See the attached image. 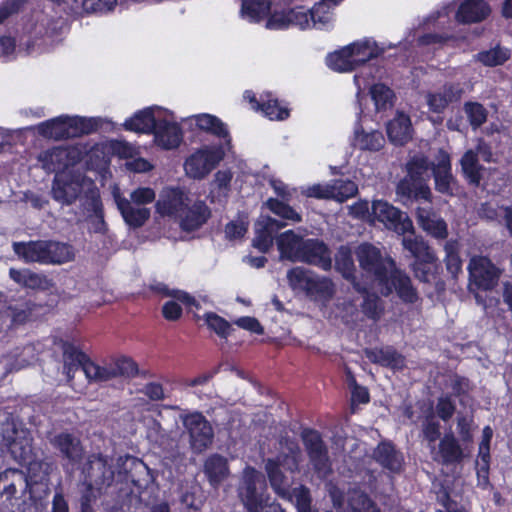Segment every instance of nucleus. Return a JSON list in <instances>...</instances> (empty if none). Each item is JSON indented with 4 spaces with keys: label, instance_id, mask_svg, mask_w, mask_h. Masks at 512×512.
Instances as JSON below:
<instances>
[{
    "label": "nucleus",
    "instance_id": "nucleus-20",
    "mask_svg": "<svg viewBox=\"0 0 512 512\" xmlns=\"http://www.w3.org/2000/svg\"><path fill=\"white\" fill-rule=\"evenodd\" d=\"M431 454L435 461L443 464L460 462L464 457V452L452 433L441 438L438 448L431 449Z\"/></svg>",
    "mask_w": 512,
    "mask_h": 512
},
{
    "label": "nucleus",
    "instance_id": "nucleus-18",
    "mask_svg": "<svg viewBox=\"0 0 512 512\" xmlns=\"http://www.w3.org/2000/svg\"><path fill=\"white\" fill-rule=\"evenodd\" d=\"M418 225L429 235L438 239H445L448 228L445 220L431 207H418L416 211Z\"/></svg>",
    "mask_w": 512,
    "mask_h": 512
},
{
    "label": "nucleus",
    "instance_id": "nucleus-27",
    "mask_svg": "<svg viewBox=\"0 0 512 512\" xmlns=\"http://www.w3.org/2000/svg\"><path fill=\"white\" fill-rule=\"evenodd\" d=\"M155 143L164 149L177 147L182 139L181 130L177 124L159 120L154 131Z\"/></svg>",
    "mask_w": 512,
    "mask_h": 512
},
{
    "label": "nucleus",
    "instance_id": "nucleus-21",
    "mask_svg": "<svg viewBox=\"0 0 512 512\" xmlns=\"http://www.w3.org/2000/svg\"><path fill=\"white\" fill-rule=\"evenodd\" d=\"M210 211L203 201H191L188 203V208L178 218V222L182 229L186 231H193L201 227L209 218Z\"/></svg>",
    "mask_w": 512,
    "mask_h": 512
},
{
    "label": "nucleus",
    "instance_id": "nucleus-43",
    "mask_svg": "<svg viewBox=\"0 0 512 512\" xmlns=\"http://www.w3.org/2000/svg\"><path fill=\"white\" fill-rule=\"evenodd\" d=\"M67 150L62 147H55L40 153L38 159L42 168L47 172H54L65 165L64 159L67 157Z\"/></svg>",
    "mask_w": 512,
    "mask_h": 512
},
{
    "label": "nucleus",
    "instance_id": "nucleus-31",
    "mask_svg": "<svg viewBox=\"0 0 512 512\" xmlns=\"http://www.w3.org/2000/svg\"><path fill=\"white\" fill-rule=\"evenodd\" d=\"M402 238L404 249L409 251L415 261L423 259L425 262H432L435 259L434 251L428 246L422 237L414 235V229Z\"/></svg>",
    "mask_w": 512,
    "mask_h": 512
},
{
    "label": "nucleus",
    "instance_id": "nucleus-47",
    "mask_svg": "<svg viewBox=\"0 0 512 512\" xmlns=\"http://www.w3.org/2000/svg\"><path fill=\"white\" fill-rule=\"evenodd\" d=\"M384 137L379 131L356 132L354 145L361 150L377 151L384 145Z\"/></svg>",
    "mask_w": 512,
    "mask_h": 512
},
{
    "label": "nucleus",
    "instance_id": "nucleus-23",
    "mask_svg": "<svg viewBox=\"0 0 512 512\" xmlns=\"http://www.w3.org/2000/svg\"><path fill=\"white\" fill-rule=\"evenodd\" d=\"M203 471L213 488H218L230 474L227 459L219 454L210 455L205 460Z\"/></svg>",
    "mask_w": 512,
    "mask_h": 512
},
{
    "label": "nucleus",
    "instance_id": "nucleus-25",
    "mask_svg": "<svg viewBox=\"0 0 512 512\" xmlns=\"http://www.w3.org/2000/svg\"><path fill=\"white\" fill-rule=\"evenodd\" d=\"M51 444L71 463H77L82 459L83 448L80 440L69 433L55 435L51 439Z\"/></svg>",
    "mask_w": 512,
    "mask_h": 512
},
{
    "label": "nucleus",
    "instance_id": "nucleus-49",
    "mask_svg": "<svg viewBox=\"0 0 512 512\" xmlns=\"http://www.w3.org/2000/svg\"><path fill=\"white\" fill-rule=\"evenodd\" d=\"M9 449L14 459L20 463H26L30 459L32 447L30 440L20 436L16 432V437L9 441Z\"/></svg>",
    "mask_w": 512,
    "mask_h": 512
},
{
    "label": "nucleus",
    "instance_id": "nucleus-6",
    "mask_svg": "<svg viewBox=\"0 0 512 512\" xmlns=\"http://www.w3.org/2000/svg\"><path fill=\"white\" fill-rule=\"evenodd\" d=\"M83 474L88 489L100 492L113 484L116 471L112 459L91 456L83 468ZM91 497H95L93 491Z\"/></svg>",
    "mask_w": 512,
    "mask_h": 512
},
{
    "label": "nucleus",
    "instance_id": "nucleus-52",
    "mask_svg": "<svg viewBox=\"0 0 512 512\" xmlns=\"http://www.w3.org/2000/svg\"><path fill=\"white\" fill-rule=\"evenodd\" d=\"M333 200L343 202L348 198L355 196L358 192L357 185L350 180L337 179L331 182Z\"/></svg>",
    "mask_w": 512,
    "mask_h": 512
},
{
    "label": "nucleus",
    "instance_id": "nucleus-54",
    "mask_svg": "<svg viewBox=\"0 0 512 512\" xmlns=\"http://www.w3.org/2000/svg\"><path fill=\"white\" fill-rule=\"evenodd\" d=\"M335 266L343 277L346 279L353 278L354 262L351 251L348 247L342 246L339 248L335 258Z\"/></svg>",
    "mask_w": 512,
    "mask_h": 512
},
{
    "label": "nucleus",
    "instance_id": "nucleus-7",
    "mask_svg": "<svg viewBox=\"0 0 512 512\" xmlns=\"http://www.w3.org/2000/svg\"><path fill=\"white\" fill-rule=\"evenodd\" d=\"M84 374L90 383H103L119 376L132 377L137 374V366L128 358L119 359L103 366L89 360L84 367Z\"/></svg>",
    "mask_w": 512,
    "mask_h": 512
},
{
    "label": "nucleus",
    "instance_id": "nucleus-3",
    "mask_svg": "<svg viewBox=\"0 0 512 512\" xmlns=\"http://www.w3.org/2000/svg\"><path fill=\"white\" fill-rule=\"evenodd\" d=\"M429 168L430 163L426 157L415 156L408 163L409 175L407 178L400 181L397 186V193L410 198L423 199L430 202L432 193L423 177L424 174H426L427 178L429 177Z\"/></svg>",
    "mask_w": 512,
    "mask_h": 512
},
{
    "label": "nucleus",
    "instance_id": "nucleus-57",
    "mask_svg": "<svg viewBox=\"0 0 512 512\" xmlns=\"http://www.w3.org/2000/svg\"><path fill=\"white\" fill-rule=\"evenodd\" d=\"M433 176L435 179V188L438 192L447 195H453L456 192L457 184L451 170L433 172Z\"/></svg>",
    "mask_w": 512,
    "mask_h": 512
},
{
    "label": "nucleus",
    "instance_id": "nucleus-32",
    "mask_svg": "<svg viewBox=\"0 0 512 512\" xmlns=\"http://www.w3.org/2000/svg\"><path fill=\"white\" fill-rule=\"evenodd\" d=\"M9 275L16 283L29 289L46 290L52 285L44 274L35 273L28 269L16 270L11 268Z\"/></svg>",
    "mask_w": 512,
    "mask_h": 512
},
{
    "label": "nucleus",
    "instance_id": "nucleus-37",
    "mask_svg": "<svg viewBox=\"0 0 512 512\" xmlns=\"http://www.w3.org/2000/svg\"><path fill=\"white\" fill-rule=\"evenodd\" d=\"M374 458L384 468L398 472L402 467V456L395 451L390 443H381L374 451Z\"/></svg>",
    "mask_w": 512,
    "mask_h": 512
},
{
    "label": "nucleus",
    "instance_id": "nucleus-44",
    "mask_svg": "<svg viewBox=\"0 0 512 512\" xmlns=\"http://www.w3.org/2000/svg\"><path fill=\"white\" fill-rule=\"evenodd\" d=\"M245 98H248L251 103H254L252 106L253 109L258 110L260 108L263 113L271 120H283L289 115L288 110L284 107H281L276 99H269L259 105L256 102L254 96H251L250 92L245 93Z\"/></svg>",
    "mask_w": 512,
    "mask_h": 512
},
{
    "label": "nucleus",
    "instance_id": "nucleus-45",
    "mask_svg": "<svg viewBox=\"0 0 512 512\" xmlns=\"http://www.w3.org/2000/svg\"><path fill=\"white\" fill-rule=\"evenodd\" d=\"M335 294L333 282L326 278L314 274L308 294L311 297L323 301H329Z\"/></svg>",
    "mask_w": 512,
    "mask_h": 512
},
{
    "label": "nucleus",
    "instance_id": "nucleus-36",
    "mask_svg": "<svg viewBox=\"0 0 512 512\" xmlns=\"http://www.w3.org/2000/svg\"><path fill=\"white\" fill-rule=\"evenodd\" d=\"M158 121L159 120H157L153 115V110L151 108H147L126 120L124 127L127 130L138 133H150L155 131Z\"/></svg>",
    "mask_w": 512,
    "mask_h": 512
},
{
    "label": "nucleus",
    "instance_id": "nucleus-53",
    "mask_svg": "<svg viewBox=\"0 0 512 512\" xmlns=\"http://www.w3.org/2000/svg\"><path fill=\"white\" fill-rule=\"evenodd\" d=\"M370 92L377 110H386L393 105L394 93L389 87L376 84Z\"/></svg>",
    "mask_w": 512,
    "mask_h": 512
},
{
    "label": "nucleus",
    "instance_id": "nucleus-26",
    "mask_svg": "<svg viewBox=\"0 0 512 512\" xmlns=\"http://www.w3.org/2000/svg\"><path fill=\"white\" fill-rule=\"evenodd\" d=\"M13 250L18 257L27 263L46 264L47 240L15 242Z\"/></svg>",
    "mask_w": 512,
    "mask_h": 512
},
{
    "label": "nucleus",
    "instance_id": "nucleus-8",
    "mask_svg": "<svg viewBox=\"0 0 512 512\" xmlns=\"http://www.w3.org/2000/svg\"><path fill=\"white\" fill-rule=\"evenodd\" d=\"M371 210V221H378L382 223L387 229L393 230L397 234L405 235L407 232L413 230V223L407 214L394 207L387 201H373Z\"/></svg>",
    "mask_w": 512,
    "mask_h": 512
},
{
    "label": "nucleus",
    "instance_id": "nucleus-17",
    "mask_svg": "<svg viewBox=\"0 0 512 512\" xmlns=\"http://www.w3.org/2000/svg\"><path fill=\"white\" fill-rule=\"evenodd\" d=\"M275 450L276 455L271 458L272 460L279 462L287 471L295 472L298 470L302 454L296 441L289 437L282 436L278 440Z\"/></svg>",
    "mask_w": 512,
    "mask_h": 512
},
{
    "label": "nucleus",
    "instance_id": "nucleus-58",
    "mask_svg": "<svg viewBox=\"0 0 512 512\" xmlns=\"http://www.w3.org/2000/svg\"><path fill=\"white\" fill-rule=\"evenodd\" d=\"M311 11L314 18L313 28H324L333 20L331 5L322 0L315 4Z\"/></svg>",
    "mask_w": 512,
    "mask_h": 512
},
{
    "label": "nucleus",
    "instance_id": "nucleus-50",
    "mask_svg": "<svg viewBox=\"0 0 512 512\" xmlns=\"http://www.w3.org/2000/svg\"><path fill=\"white\" fill-rule=\"evenodd\" d=\"M493 437V430L490 426H486L482 431V439L479 443L477 466L483 472H487L490 463V442Z\"/></svg>",
    "mask_w": 512,
    "mask_h": 512
},
{
    "label": "nucleus",
    "instance_id": "nucleus-29",
    "mask_svg": "<svg viewBox=\"0 0 512 512\" xmlns=\"http://www.w3.org/2000/svg\"><path fill=\"white\" fill-rule=\"evenodd\" d=\"M387 134L390 141L396 145H403L412 137L410 118L398 113L387 125Z\"/></svg>",
    "mask_w": 512,
    "mask_h": 512
},
{
    "label": "nucleus",
    "instance_id": "nucleus-13",
    "mask_svg": "<svg viewBox=\"0 0 512 512\" xmlns=\"http://www.w3.org/2000/svg\"><path fill=\"white\" fill-rule=\"evenodd\" d=\"M190 198L179 189L165 188L156 202V211L162 216H168L178 220L180 215L188 208Z\"/></svg>",
    "mask_w": 512,
    "mask_h": 512
},
{
    "label": "nucleus",
    "instance_id": "nucleus-5",
    "mask_svg": "<svg viewBox=\"0 0 512 512\" xmlns=\"http://www.w3.org/2000/svg\"><path fill=\"white\" fill-rule=\"evenodd\" d=\"M361 269L368 277L373 278L374 283L386 281L388 269L394 268L391 258H384L380 250L369 243L359 245L355 251Z\"/></svg>",
    "mask_w": 512,
    "mask_h": 512
},
{
    "label": "nucleus",
    "instance_id": "nucleus-15",
    "mask_svg": "<svg viewBox=\"0 0 512 512\" xmlns=\"http://www.w3.org/2000/svg\"><path fill=\"white\" fill-rule=\"evenodd\" d=\"M77 118L59 116L57 118L40 123L37 126L38 133L47 138L62 139L77 134Z\"/></svg>",
    "mask_w": 512,
    "mask_h": 512
},
{
    "label": "nucleus",
    "instance_id": "nucleus-19",
    "mask_svg": "<svg viewBox=\"0 0 512 512\" xmlns=\"http://www.w3.org/2000/svg\"><path fill=\"white\" fill-rule=\"evenodd\" d=\"M284 223L269 216H261L255 223L253 246L267 252L273 243V233L284 227Z\"/></svg>",
    "mask_w": 512,
    "mask_h": 512
},
{
    "label": "nucleus",
    "instance_id": "nucleus-14",
    "mask_svg": "<svg viewBox=\"0 0 512 512\" xmlns=\"http://www.w3.org/2000/svg\"><path fill=\"white\" fill-rule=\"evenodd\" d=\"M112 195L125 223L130 227L139 228L150 218L149 208L129 202L127 198L121 195L118 187L113 188Z\"/></svg>",
    "mask_w": 512,
    "mask_h": 512
},
{
    "label": "nucleus",
    "instance_id": "nucleus-39",
    "mask_svg": "<svg viewBox=\"0 0 512 512\" xmlns=\"http://www.w3.org/2000/svg\"><path fill=\"white\" fill-rule=\"evenodd\" d=\"M3 486V494L12 498L17 489L26 488L27 480L25 474L17 469H7L0 474V486Z\"/></svg>",
    "mask_w": 512,
    "mask_h": 512
},
{
    "label": "nucleus",
    "instance_id": "nucleus-11",
    "mask_svg": "<svg viewBox=\"0 0 512 512\" xmlns=\"http://www.w3.org/2000/svg\"><path fill=\"white\" fill-rule=\"evenodd\" d=\"M302 440L314 470L320 477H325L331 471V464L319 433L305 430L302 433Z\"/></svg>",
    "mask_w": 512,
    "mask_h": 512
},
{
    "label": "nucleus",
    "instance_id": "nucleus-51",
    "mask_svg": "<svg viewBox=\"0 0 512 512\" xmlns=\"http://www.w3.org/2000/svg\"><path fill=\"white\" fill-rule=\"evenodd\" d=\"M289 10L291 26L298 27L301 30L313 28L314 18L310 8L295 6Z\"/></svg>",
    "mask_w": 512,
    "mask_h": 512
},
{
    "label": "nucleus",
    "instance_id": "nucleus-16",
    "mask_svg": "<svg viewBox=\"0 0 512 512\" xmlns=\"http://www.w3.org/2000/svg\"><path fill=\"white\" fill-rule=\"evenodd\" d=\"M299 262H305L329 270L332 266L331 253L327 246L317 239L305 240Z\"/></svg>",
    "mask_w": 512,
    "mask_h": 512
},
{
    "label": "nucleus",
    "instance_id": "nucleus-10",
    "mask_svg": "<svg viewBox=\"0 0 512 512\" xmlns=\"http://www.w3.org/2000/svg\"><path fill=\"white\" fill-rule=\"evenodd\" d=\"M378 286L380 292L385 296L395 290L399 298L406 303H414L418 299V293L413 287L410 277L395 266L393 269H388L386 281L379 282Z\"/></svg>",
    "mask_w": 512,
    "mask_h": 512
},
{
    "label": "nucleus",
    "instance_id": "nucleus-35",
    "mask_svg": "<svg viewBox=\"0 0 512 512\" xmlns=\"http://www.w3.org/2000/svg\"><path fill=\"white\" fill-rule=\"evenodd\" d=\"M490 8L483 0H467L462 3L457 12V18L462 22H478L486 18Z\"/></svg>",
    "mask_w": 512,
    "mask_h": 512
},
{
    "label": "nucleus",
    "instance_id": "nucleus-4",
    "mask_svg": "<svg viewBox=\"0 0 512 512\" xmlns=\"http://www.w3.org/2000/svg\"><path fill=\"white\" fill-rule=\"evenodd\" d=\"M94 187V182L81 173L64 171L56 174L52 186V195L56 201L69 205L82 193L93 194Z\"/></svg>",
    "mask_w": 512,
    "mask_h": 512
},
{
    "label": "nucleus",
    "instance_id": "nucleus-42",
    "mask_svg": "<svg viewBox=\"0 0 512 512\" xmlns=\"http://www.w3.org/2000/svg\"><path fill=\"white\" fill-rule=\"evenodd\" d=\"M197 127L201 130L210 132L218 137L227 138L229 136L225 124L216 116L211 114H199L191 117Z\"/></svg>",
    "mask_w": 512,
    "mask_h": 512
},
{
    "label": "nucleus",
    "instance_id": "nucleus-62",
    "mask_svg": "<svg viewBox=\"0 0 512 512\" xmlns=\"http://www.w3.org/2000/svg\"><path fill=\"white\" fill-rule=\"evenodd\" d=\"M464 110L474 128L481 126L487 118L486 109L479 103H466Z\"/></svg>",
    "mask_w": 512,
    "mask_h": 512
},
{
    "label": "nucleus",
    "instance_id": "nucleus-22",
    "mask_svg": "<svg viewBox=\"0 0 512 512\" xmlns=\"http://www.w3.org/2000/svg\"><path fill=\"white\" fill-rule=\"evenodd\" d=\"M461 95L462 88L459 85L446 84L439 91L428 93L426 102L431 111L441 113L450 103L458 101Z\"/></svg>",
    "mask_w": 512,
    "mask_h": 512
},
{
    "label": "nucleus",
    "instance_id": "nucleus-38",
    "mask_svg": "<svg viewBox=\"0 0 512 512\" xmlns=\"http://www.w3.org/2000/svg\"><path fill=\"white\" fill-rule=\"evenodd\" d=\"M460 165L469 183L478 186L482 179L484 168L478 162L477 153L473 149L467 150L460 160Z\"/></svg>",
    "mask_w": 512,
    "mask_h": 512
},
{
    "label": "nucleus",
    "instance_id": "nucleus-48",
    "mask_svg": "<svg viewBox=\"0 0 512 512\" xmlns=\"http://www.w3.org/2000/svg\"><path fill=\"white\" fill-rule=\"evenodd\" d=\"M411 269L418 280L425 283L432 282L436 279L438 273L437 256L435 255L432 262H425L423 259L414 261Z\"/></svg>",
    "mask_w": 512,
    "mask_h": 512
},
{
    "label": "nucleus",
    "instance_id": "nucleus-60",
    "mask_svg": "<svg viewBox=\"0 0 512 512\" xmlns=\"http://www.w3.org/2000/svg\"><path fill=\"white\" fill-rule=\"evenodd\" d=\"M422 433L430 449L435 448V442L440 438V424L433 416L426 417L422 424Z\"/></svg>",
    "mask_w": 512,
    "mask_h": 512
},
{
    "label": "nucleus",
    "instance_id": "nucleus-56",
    "mask_svg": "<svg viewBox=\"0 0 512 512\" xmlns=\"http://www.w3.org/2000/svg\"><path fill=\"white\" fill-rule=\"evenodd\" d=\"M267 208L283 219L290 220L292 222H300L301 216L288 204L277 199H268L265 203Z\"/></svg>",
    "mask_w": 512,
    "mask_h": 512
},
{
    "label": "nucleus",
    "instance_id": "nucleus-1",
    "mask_svg": "<svg viewBox=\"0 0 512 512\" xmlns=\"http://www.w3.org/2000/svg\"><path fill=\"white\" fill-rule=\"evenodd\" d=\"M467 270L469 291L474 294L477 303L483 305V298L478 291L493 290L498 285L502 270L488 257L482 255L471 256Z\"/></svg>",
    "mask_w": 512,
    "mask_h": 512
},
{
    "label": "nucleus",
    "instance_id": "nucleus-33",
    "mask_svg": "<svg viewBox=\"0 0 512 512\" xmlns=\"http://www.w3.org/2000/svg\"><path fill=\"white\" fill-rule=\"evenodd\" d=\"M282 465L272 459H267L265 470L273 490L281 497L286 498L289 495L290 482L280 469Z\"/></svg>",
    "mask_w": 512,
    "mask_h": 512
},
{
    "label": "nucleus",
    "instance_id": "nucleus-61",
    "mask_svg": "<svg viewBox=\"0 0 512 512\" xmlns=\"http://www.w3.org/2000/svg\"><path fill=\"white\" fill-rule=\"evenodd\" d=\"M207 326L220 337H227L230 333V324L216 313L209 312L204 315Z\"/></svg>",
    "mask_w": 512,
    "mask_h": 512
},
{
    "label": "nucleus",
    "instance_id": "nucleus-28",
    "mask_svg": "<svg viewBox=\"0 0 512 512\" xmlns=\"http://www.w3.org/2000/svg\"><path fill=\"white\" fill-rule=\"evenodd\" d=\"M63 371L67 377L68 382H71L74 378V373L78 370V368H82L84 371V367L87 363H89V357L76 348L74 345L70 343H63Z\"/></svg>",
    "mask_w": 512,
    "mask_h": 512
},
{
    "label": "nucleus",
    "instance_id": "nucleus-9",
    "mask_svg": "<svg viewBox=\"0 0 512 512\" xmlns=\"http://www.w3.org/2000/svg\"><path fill=\"white\" fill-rule=\"evenodd\" d=\"M223 156L224 153L221 148L204 146L186 159L185 172L191 178L202 179L216 167Z\"/></svg>",
    "mask_w": 512,
    "mask_h": 512
},
{
    "label": "nucleus",
    "instance_id": "nucleus-63",
    "mask_svg": "<svg viewBox=\"0 0 512 512\" xmlns=\"http://www.w3.org/2000/svg\"><path fill=\"white\" fill-rule=\"evenodd\" d=\"M156 193L152 188L139 187L133 190L129 195V202H133L137 206L146 207L147 204L155 200Z\"/></svg>",
    "mask_w": 512,
    "mask_h": 512
},
{
    "label": "nucleus",
    "instance_id": "nucleus-40",
    "mask_svg": "<svg viewBox=\"0 0 512 512\" xmlns=\"http://www.w3.org/2000/svg\"><path fill=\"white\" fill-rule=\"evenodd\" d=\"M270 5L271 0H243L241 17L250 22H258L267 15Z\"/></svg>",
    "mask_w": 512,
    "mask_h": 512
},
{
    "label": "nucleus",
    "instance_id": "nucleus-59",
    "mask_svg": "<svg viewBox=\"0 0 512 512\" xmlns=\"http://www.w3.org/2000/svg\"><path fill=\"white\" fill-rule=\"evenodd\" d=\"M444 250L446 253V268L453 276H456L462 270V262L457 252L456 242H446Z\"/></svg>",
    "mask_w": 512,
    "mask_h": 512
},
{
    "label": "nucleus",
    "instance_id": "nucleus-64",
    "mask_svg": "<svg viewBox=\"0 0 512 512\" xmlns=\"http://www.w3.org/2000/svg\"><path fill=\"white\" fill-rule=\"evenodd\" d=\"M363 313L373 319L377 320L381 317L383 307L381 306L380 299L375 295H366L362 305Z\"/></svg>",
    "mask_w": 512,
    "mask_h": 512
},
{
    "label": "nucleus",
    "instance_id": "nucleus-41",
    "mask_svg": "<svg viewBox=\"0 0 512 512\" xmlns=\"http://www.w3.org/2000/svg\"><path fill=\"white\" fill-rule=\"evenodd\" d=\"M349 45L331 53L327 57V65L337 72H349L357 68L353 61Z\"/></svg>",
    "mask_w": 512,
    "mask_h": 512
},
{
    "label": "nucleus",
    "instance_id": "nucleus-2",
    "mask_svg": "<svg viewBox=\"0 0 512 512\" xmlns=\"http://www.w3.org/2000/svg\"><path fill=\"white\" fill-rule=\"evenodd\" d=\"M238 494L250 512H261L270 502L263 475L252 467H246L243 470Z\"/></svg>",
    "mask_w": 512,
    "mask_h": 512
},
{
    "label": "nucleus",
    "instance_id": "nucleus-46",
    "mask_svg": "<svg viewBox=\"0 0 512 512\" xmlns=\"http://www.w3.org/2000/svg\"><path fill=\"white\" fill-rule=\"evenodd\" d=\"M314 274L302 267L292 268L287 272L288 283L293 290L304 291L308 294Z\"/></svg>",
    "mask_w": 512,
    "mask_h": 512
},
{
    "label": "nucleus",
    "instance_id": "nucleus-55",
    "mask_svg": "<svg viewBox=\"0 0 512 512\" xmlns=\"http://www.w3.org/2000/svg\"><path fill=\"white\" fill-rule=\"evenodd\" d=\"M509 58L510 51L500 47L477 54V59L486 66L502 65Z\"/></svg>",
    "mask_w": 512,
    "mask_h": 512
},
{
    "label": "nucleus",
    "instance_id": "nucleus-24",
    "mask_svg": "<svg viewBox=\"0 0 512 512\" xmlns=\"http://www.w3.org/2000/svg\"><path fill=\"white\" fill-rule=\"evenodd\" d=\"M304 242L302 236L296 234L293 230L285 231L276 238L281 258L294 262L300 260V252Z\"/></svg>",
    "mask_w": 512,
    "mask_h": 512
},
{
    "label": "nucleus",
    "instance_id": "nucleus-30",
    "mask_svg": "<svg viewBox=\"0 0 512 512\" xmlns=\"http://www.w3.org/2000/svg\"><path fill=\"white\" fill-rule=\"evenodd\" d=\"M353 61L356 66H360L367 61L378 57L384 52V48L379 47L372 39H363L349 44Z\"/></svg>",
    "mask_w": 512,
    "mask_h": 512
},
{
    "label": "nucleus",
    "instance_id": "nucleus-34",
    "mask_svg": "<svg viewBox=\"0 0 512 512\" xmlns=\"http://www.w3.org/2000/svg\"><path fill=\"white\" fill-rule=\"evenodd\" d=\"M46 264L61 265L75 258V249L67 243L47 240Z\"/></svg>",
    "mask_w": 512,
    "mask_h": 512
},
{
    "label": "nucleus",
    "instance_id": "nucleus-12",
    "mask_svg": "<svg viewBox=\"0 0 512 512\" xmlns=\"http://www.w3.org/2000/svg\"><path fill=\"white\" fill-rule=\"evenodd\" d=\"M183 424L190 434L191 445L197 452L205 450L213 440V429L200 413H192L184 417Z\"/></svg>",
    "mask_w": 512,
    "mask_h": 512
}]
</instances>
